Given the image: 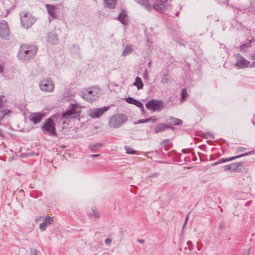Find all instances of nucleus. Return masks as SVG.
Listing matches in <instances>:
<instances>
[{"mask_svg":"<svg viewBox=\"0 0 255 255\" xmlns=\"http://www.w3.org/2000/svg\"><path fill=\"white\" fill-rule=\"evenodd\" d=\"M139 242L140 243H143L144 242V241L143 240H141V241H139Z\"/></svg>","mask_w":255,"mask_h":255,"instance_id":"3c124183","label":"nucleus"},{"mask_svg":"<svg viewBox=\"0 0 255 255\" xmlns=\"http://www.w3.org/2000/svg\"><path fill=\"white\" fill-rule=\"evenodd\" d=\"M45 117V114L41 113H36L30 115L29 117V120L33 124H36L41 122L42 119Z\"/></svg>","mask_w":255,"mask_h":255,"instance_id":"9b49d317","label":"nucleus"},{"mask_svg":"<svg viewBox=\"0 0 255 255\" xmlns=\"http://www.w3.org/2000/svg\"><path fill=\"white\" fill-rule=\"evenodd\" d=\"M127 120V116L124 114H115L109 119L108 125L111 128H118L125 123Z\"/></svg>","mask_w":255,"mask_h":255,"instance_id":"20e7f679","label":"nucleus"},{"mask_svg":"<svg viewBox=\"0 0 255 255\" xmlns=\"http://www.w3.org/2000/svg\"><path fill=\"white\" fill-rule=\"evenodd\" d=\"M146 108L153 112L160 111L163 107V102L157 100H151L145 104Z\"/></svg>","mask_w":255,"mask_h":255,"instance_id":"0eeeda50","label":"nucleus"},{"mask_svg":"<svg viewBox=\"0 0 255 255\" xmlns=\"http://www.w3.org/2000/svg\"><path fill=\"white\" fill-rule=\"evenodd\" d=\"M81 112L80 107L76 104H71L66 111L60 115H55L45 120L42 127V130L44 133L50 136H56L55 121L56 118L66 119L75 118L77 117Z\"/></svg>","mask_w":255,"mask_h":255,"instance_id":"f257e3e1","label":"nucleus"},{"mask_svg":"<svg viewBox=\"0 0 255 255\" xmlns=\"http://www.w3.org/2000/svg\"><path fill=\"white\" fill-rule=\"evenodd\" d=\"M167 127L166 124L159 123L155 126L154 131L155 133L163 131L167 129Z\"/></svg>","mask_w":255,"mask_h":255,"instance_id":"a211bd4d","label":"nucleus"},{"mask_svg":"<svg viewBox=\"0 0 255 255\" xmlns=\"http://www.w3.org/2000/svg\"><path fill=\"white\" fill-rule=\"evenodd\" d=\"M133 50V47L132 45H128L123 50V56H126V55L130 53Z\"/></svg>","mask_w":255,"mask_h":255,"instance_id":"b1692460","label":"nucleus"},{"mask_svg":"<svg viewBox=\"0 0 255 255\" xmlns=\"http://www.w3.org/2000/svg\"><path fill=\"white\" fill-rule=\"evenodd\" d=\"M10 35V30L7 23L5 20L0 21V37L7 39Z\"/></svg>","mask_w":255,"mask_h":255,"instance_id":"6e6552de","label":"nucleus"},{"mask_svg":"<svg viewBox=\"0 0 255 255\" xmlns=\"http://www.w3.org/2000/svg\"><path fill=\"white\" fill-rule=\"evenodd\" d=\"M242 165V162H237L224 166V169L225 171H230L231 172H234L236 171L237 168Z\"/></svg>","mask_w":255,"mask_h":255,"instance_id":"dca6fc26","label":"nucleus"},{"mask_svg":"<svg viewBox=\"0 0 255 255\" xmlns=\"http://www.w3.org/2000/svg\"><path fill=\"white\" fill-rule=\"evenodd\" d=\"M39 254V251L37 250H31L30 251V254L31 255H38Z\"/></svg>","mask_w":255,"mask_h":255,"instance_id":"473e14b6","label":"nucleus"},{"mask_svg":"<svg viewBox=\"0 0 255 255\" xmlns=\"http://www.w3.org/2000/svg\"><path fill=\"white\" fill-rule=\"evenodd\" d=\"M11 111L7 109L0 110V118L2 119L5 116L9 115Z\"/></svg>","mask_w":255,"mask_h":255,"instance_id":"bb28decb","label":"nucleus"},{"mask_svg":"<svg viewBox=\"0 0 255 255\" xmlns=\"http://www.w3.org/2000/svg\"><path fill=\"white\" fill-rule=\"evenodd\" d=\"M182 152H183V153H185V149H183V150H182Z\"/></svg>","mask_w":255,"mask_h":255,"instance_id":"6e6d98bb","label":"nucleus"},{"mask_svg":"<svg viewBox=\"0 0 255 255\" xmlns=\"http://www.w3.org/2000/svg\"><path fill=\"white\" fill-rule=\"evenodd\" d=\"M25 108V105L24 106H22L21 107H19V109L21 112L23 111V110Z\"/></svg>","mask_w":255,"mask_h":255,"instance_id":"c03bdc74","label":"nucleus"},{"mask_svg":"<svg viewBox=\"0 0 255 255\" xmlns=\"http://www.w3.org/2000/svg\"><path fill=\"white\" fill-rule=\"evenodd\" d=\"M246 149V148L244 147H238L237 148V151L238 152H242V151L245 150Z\"/></svg>","mask_w":255,"mask_h":255,"instance_id":"e433bc0d","label":"nucleus"},{"mask_svg":"<svg viewBox=\"0 0 255 255\" xmlns=\"http://www.w3.org/2000/svg\"><path fill=\"white\" fill-rule=\"evenodd\" d=\"M188 215H187V216H186V219H185V223H184V225H185L187 223V222L188 221ZM184 226L185 225H184Z\"/></svg>","mask_w":255,"mask_h":255,"instance_id":"de8ad7c7","label":"nucleus"},{"mask_svg":"<svg viewBox=\"0 0 255 255\" xmlns=\"http://www.w3.org/2000/svg\"><path fill=\"white\" fill-rule=\"evenodd\" d=\"M252 40H249V41L245 44L241 45L240 46V48L241 50H243L245 47H249L251 46V44L252 42Z\"/></svg>","mask_w":255,"mask_h":255,"instance_id":"cd10ccee","label":"nucleus"},{"mask_svg":"<svg viewBox=\"0 0 255 255\" xmlns=\"http://www.w3.org/2000/svg\"><path fill=\"white\" fill-rule=\"evenodd\" d=\"M47 40L48 42L51 44L55 43L57 41V37L56 35L53 33H50L48 35Z\"/></svg>","mask_w":255,"mask_h":255,"instance_id":"4be33fe9","label":"nucleus"},{"mask_svg":"<svg viewBox=\"0 0 255 255\" xmlns=\"http://www.w3.org/2000/svg\"><path fill=\"white\" fill-rule=\"evenodd\" d=\"M133 85L136 86L138 90L142 89L143 87V83L141 78L138 77H136Z\"/></svg>","mask_w":255,"mask_h":255,"instance_id":"6ab92c4d","label":"nucleus"},{"mask_svg":"<svg viewBox=\"0 0 255 255\" xmlns=\"http://www.w3.org/2000/svg\"><path fill=\"white\" fill-rule=\"evenodd\" d=\"M170 124L175 126L181 125L182 124V121L176 118L171 117L170 118Z\"/></svg>","mask_w":255,"mask_h":255,"instance_id":"5701e85b","label":"nucleus"},{"mask_svg":"<svg viewBox=\"0 0 255 255\" xmlns=\"http://www.w3.org/2000/svg\"><path fill=\"white\" fill-rule=\"evenodd\" d=\"M250 62L242 56L235 63V66L240 68H244L249 66Z\"/></svg>","mask_w":255,"mask_h":255,"instance_id":"ddd939ff","label":"nucleus"},{"mask_svg":"<svg viewBox=\"0 0 255 255\" xmlns=\"http://www.w3.org/2000/svg\"><path fill=\"white\" fill-rule=\"evenodd\" d=\"M19 193H21H21H22V192H23V190H21L20 191H19Z\"/></svg>","mask_w":255,"mask_h":255,"instance_id":"5fc2aeb1","label":"nucleus"},{"mask_svg":"<svg viewBox=\"0 0 255 255\" xmlns=\"http://www.w3.org/2000/svg\"><path fill=\"white\" fill-rule=\"evenodd\" d=\"M125 100L127 103L132 105H134V102H135L136 101V100L134 99L131 97H128L125 99Z\"/></svg>","mask_w":255,"mask_h":255,"instance_id":"c756f323","label":"nucleus"},{"mask_svg":"<svg viewBox=\"0 0 255 255\" xmlns=\"http://www.w3.org/2000/svg\"><path fill=\"white\" fill-rule=\"evenodd\" d=\"M3 132L2 130L1 129H0V136H3Z\"/></svg>","mask_w":255,"mask_h":255,"instance_id":"09e8293b","label":"nucleus"},{"mask_svg":"<svg viewBox=\"0 0 255 255\" xmlns=\"http://www.w3.org/2000/svg\"><path fill=\"white\" fill-rule=\"evenodd\" d=\"M220 164V163H219V160H218V161H217V162H214V163H212V166H216V165H218V164Z\"/></svg>","mask_w":255,"mask_h":255,"instance_id":"a18cd8bd","label":"nucleus"},{"mask_svg":"<svg viewBox=\"0 0 255 255\" xmlns=\"http://www.w3.org/2000/svg\"><path fill=\"white\" fill-rule=\"evenodd\" d=\"M148 64V66H149L151 64V62H149Z\"/></svg>","mask_w":255,"mask_h":255,"instance_id":"864d4df0","label":"nucleus"},{"mask_svg":"<svg viewBox=\"0 0 255 255\" xmlns=\"http://www.w3.org/2000/svg\"><path fill=\"white\" fill-rule=\"evenodd\" d=\"M37 52V47L33 45H22L18 51L19 58L23 61L29 60L33 57Z\"/></svg>","mask_w":255,"mask_h":255,"instance_id":"f03ea898","label":"nucleus"},{"mask_svg":"<svg viewBox=\"0 0 255 255\" xmlns=\"http://www.w3.org/2000/svg\"><path fill=\"white\" fill-rule=\"evenodd\" d=\"M169 142V139H166L164 140H163L161 143V144L162 145V146H165L166 145V144H167Z\"/></svg>","mask_w":255,"mask_h":255,"instance_id":"f704fd0d","label":"nucleus"},{"mask_svg":"<svg viewBox=\"0 0 255 255\" xmlns=\"http://www.w3.org/2000/svg\"><path fill=\"white\" fill-rule=\"evenodd\" d=\"M118 19L124 25H127L128 22L126 11L123 10L118 16Z\"/></svg>","mask_w":255,"mask_h":255,"instance_id":"f3484780","label":"nucleus"},{"mask_svg":"<svg viewBox=\"0 0 255 255\" xmlns=\"http://www.w3.org/2000/svg\"><path fill=\"white\" fill-rule=\"evenodd\" d=\"M82 95L84 99L92 103L99 97V93L95 89H93L82 93Z\"/></svg>","mask_w":255,"mask_h":255,"instance_id":"1a4fd4ad","label":"nucleus"},{"mask_svg":"<svg viewBox=\"0 0 255 255\" xmlns=\"http://www.w3.org/2000/svg\"><path fill=\"white\" fill-rule=\"evenodd\" d=\"M45 6L47 8L48 13L50 15L52 18H55L57 17L56 11L58 8L54 5L46 4Z\"/></svg>","mask_w":255,"mask_h":255,"instance_id":"f8f14e48","label":"nucleus"},{"mask_svg":"<svg viewBox=\"0 0 255 255\" xmlns=\"http://www.w3.org/2000/svg\"><path fill=\"white\" fill-rule=\"evenodd\" d=\"M252 153H253V151H249L248 152H246L245 153H244V154H241V155H237V156H233V157H230V158H221V159L219 160V162L220 164H222V163H223L226 162L232 161V160H233L234 159H235L236 158H240V157H243V156L249 155L250 154H251Z\"/></svg>","mask_w":255,"mask_h":255,"instance_id":"4468645a","label":"nucleus"},{"mask_svg":"<svg viewBox=\"0 0 255 255\" xmlns=\"http://www.w3.org/2000/svg\"><path fill=\"white\" fill-rule=\"evenodd\" d=\"M106 6L109 8H114L116 4L117 0H104Z\"/></svg>","mask_w":255,"mask_h":255,"instance_id":"412c9836","label":"nucleus"},{"mask_svg":"<svg viewBox=\"0 0 255 255\" xmlns=\"http://www.w3.org/2000/svg\"><path fill=\"white\" fill-rule=\"evenodd\" d=\"M248 255H250V254H249Z\"/></svg>","mask_w":255,"mask_h":255,"instance_id":"4d7b16f0","label":"nucleus"},{"mask_svg":"<svg viewBox=\"0 0 255 255\" xmlns=\"http://www.w3.org/2000/svg\"><path fill=\"white\" fill-rule=\"evenodd\" d=\"M100 156V154H91V155H90V156H91V157H99V156Z\"/></svg>","mask_w":255,"mask_h":255,"instance_id":"37998d69","label":"nucleus"},{"mask_svg":"<svg viewBox=\"0 0 255 255\" xmlns=\"http://www.w3.org/2000/svg\"><path fill=\"white\" fill-rule=\"evenodd\" d=\"M55 85L50 78L42 79L39 83L41 90L46 92H52L54 91Z\"/></svg>","mask_w":255,"mask_h":255,"instance_id":"423d86ee","label":"nucleus"},{"mask_svg":"<svg viewBox=\"0 0 255 255\" xmlns=\"http://www.w3.org/2000/svg\"><path fill=\"white\" fill-rule=\"evenodd\" d=\"M4 72V64L0 63V73L2 74Z\"/></svg>","mask_w":255,"mask_h":255,"instance_id":"72a5a7b5","label":"nucleus"},{"mask_svg":"<svg viewBox=\"0 0 255 255\" xmlns=\"http://www.w3.org/2000/svg\"><path fill=\"white\" fill-rule=\"evenodd\" d=\"M134 105L137 106V107H139L141 109V110L143 111H144V108L143 104L139 101L136 100L135 102L134 103Z\"/></svg>","mask_w":255,"mask_h":255,"instance_id":"c85d7f7f","label":"nucleus"},{"mask_svg":"<svg viewBox=\"0 0 255 255\" xmlns=\"http://www.w3.org/2000/svg\"><path fill=\"white\" fill-rule=\"evenodd\" d=\"M147 120H149V122L151 121L153 122H156L157 121V119L154 117H152L149 118H147Z\"/></svg>","mask_w":255,"mask_h":255,"instance_id":"4c0bfd02","label":"nucleus"},{"mask_svg":"<svg viewBox=\"0 0 255 255\" xmlns=\"http://www.w3.org/2000/svg\"><path fill=\"white\" fill-rule=\"evenodd\" d=\"M90 214L91 216L94 218H98L100 216V214L97 211L95 208H92Z\"/></svg>","mask_w":255,"mask_h":255,"instance_id":"a878e982","label":"nucleus"},{"mask_svg":"<svg viewBox=\"0 0 255 255\" xmlns=\"http://www.w3.org/2000/svg\"><path fill=\"white\" fill-rule=\"evenodd\" d=\"M3 97V96H0V108H2L3 106V104L2 103V98Z\"/></svg>","mask_w":255,"mask_h":255,"instance_id":"a19ab883","label":"nucleus"},{"mask_svg":"<svg viewBox=\"0 0 255 255\" xmlns=\"http://www.w3.org/2000/svg\"><path fill=\"white\" fill-rule=\"evenodd\" d=\"M148 122H149V120H147V119H143V120H138V121L137 122V123L141 124V123H148Z\"/></svg>","mask_w":255,"mask_h":255,"instance_id":"c9c22d12","label":"nucleus"},{"mask_svg":"<svg viewBox=\"0 0 255 255\" xmlns=\"http://www.w3.org/2000/svg\"><path fill=\"white\" fill-rule=\"evenodd\" d=\"M126 152L128 154H134L135 153V151L132 149V148L126 147Z\"/></svg>","mask_w":255,"mask_h":255,"instance_id":"7c9ffc66","label":"nucleus"},{"mask_svg":"<svg viewBox=\"0 0 255 255\" xmlns=\"http://www.w3.org/2000/svg\"><path fill=\"white\" fill-rule=\"evenodd\" d=\"M21 24L25 28L30 27L35 22V18L30 13L26 12H21L19 14Z\"/></svg>","mask_w":255,"mask_h":255,"instance_id":"39448f33","label":"nucleus"},{"mask_svg":"<svg viewBox=\"0 0 255 255\" xmlns=\"http://www.w3.org/2000/svg\"><path fill=\"white\" fill-rule=\"evenodd\" d=\"M109 106L103 107L99 109H94L91 111L89 116L92 118H99L104 113L107 111L109 109Z\"/></svg>","mask_w":255,"mask_h":255,"instance_id":"9d476101","label":"nucleus"},{"mask_svg":"<svg viewBox=\"0 0 255 255\" xmlns=\"http://www.w3.org/2000/svg\"><path fill=\"white\" fill-rule=\"evenodd\" d=\"M169 73L168 72L164 73L161 76V80L160 82L162 84H165L169 82Z\"/></svg>","mask_w":255,"mask_h":255,"instance_id":"aec40b11","label":"nucleus"},{"mask_svg":"<svg viewBox=\"0 0 255 255\" xmlns=\"http://www.w3.org/2000/svg\"><path fill=\"white\" fill-rule=\"evenodd\" d=\"M188 96V94L187 93L186 89L185 88L182 89L181 90V98L180 100L181 103L184 102Z\"/></svg>","mask_w":255,"mask_h":255,"instance_id":"393cba45","label":"nucleus"},{"mask_svg":"<svg viewBox=\"0 0 255 255\" xmlns=\"http://www.w3.org/2000/svg\"><path fill=\"white\" fill-rule=\"evenodd\" d=\"M101 146H102V144L98 143L97 144L92 145L90 148H91V149L93 151L96 148H100Z\"/></svg>","mask_w":255,"mask_h":255,"instance_id":"2f4dec72","label":"nucleus"},{"mask_svg":"<svg viewBox=\"0 0 255 255\" xmlns=\"http://www.w3.org/2000/svg\"><path fill=\"white\" fill-rule=\"evenodd\" d=\"M138 3L144 6L149 12H151L153 9L158 12H162L167 6L165 1L161 0H156L155 3L152 6L148 0H135Z\"/></svg>","mask_w":255,"mask_h":255,"instance_id":"7ed1b4c3","label":"nucleus"},{"mask_svg":"<svg viewBox=\"0 0 255 255\" xmlns=\"http://www.w3.org/2000/svg\"><path fill=\"white\" fill-rule=\"evenodd\" d=\"M251 57L252 59L255 60V52L252 54L251 55Z\"/></svg>","mask_w":255,"mask_h":255,"instance_id":"49530a36","label":"nucleus"},{"mask_svg":"<svg viewBox=\"0 0 255 255\" xmlns=\"http://www.w3.org/2000/svg\"><path fill=\"white\" fill-rule=\"evenodd\" d=\"M53 222V220L51 217L49 216L46 217L44 219L43 223H41L39 226V228L41 231L43 232L45 231L47 226L51 225Z\"/></svg>","mask_w":255,"mask_h":255,"instance_id":"2eb2a0df","label":"nucleus"},{"mask_svg":"<svg viewBox=\"0 0 255 255\" xmlns=\"http://www.w3.org/2000/svg\"><path fill=\"white\" fill-rule=\"evenodd\" d=\"M166 126L167 127V129L169 128V129H171L172 130H174V128L173 127H172V126H169L168 125H166Z\"/></svg>","mask_w":255,"mask_h":255,"instance_id":"79ce46f5","label":"nucleus"},{"mask_svg":"<svg viewBox=\"0 0 255 255\" xmlns=\"http://www.w3.org/2000/svg\"><path fill=\"white\" fill-rule=\"evenodd\" d=\"M13 159H14V157H10V158H9L8 160H9V161H10L11 160H13Z\"/></svg>","mask_w":255,"mask_h":255,"instance_id":"8fccbe9b","label":"nucleus"},{"mask_svg":"<svg viewBox=\"0 0 255 255\" xmlns=\"http://www.w3.org/2000/svg\"><path fill=\"white\" fill-rule=\"evenodd\" d=\"M111 242L112 240L110 239H106L105 241V244L107 245H109L110 244H111Z\"/></svg>","mask_w":255,"mask_h":255,"instance_id":"ea45409f","label":"nucleus"},{"mask_svg":"<svg viewBox=\"0 0 255 255\" xmlns=\"http://www.w3.org/2000/svg\"><path fill=\"white\" fill-rule=\"evenodd\" d=\"M191 243V242L190 241H189V242H188V243H187V244H190Z\"/></svg>","mask_w":255,"mask_h":255,"instance_id":"603ef678","label":"nucleus"},{"mask_svg":"<svg viewBox=\"0 0 255 255\" xmlns=\"http://www.w3.org/2000/svg\"><path fill=\"white\" fill-rule=\"evenodd\" d=\"M30 155L29 153H22L20 155V157L21 158H25Z\"/></svg>","mask_w":255,"mask_h":255,"instance_id":"58836bf2","label":"nucleus"}]
</instances>
